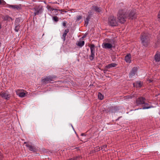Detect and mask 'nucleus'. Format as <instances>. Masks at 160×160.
Listing matches in <instances>:
<instances>
[{
    "label": "nucleus",
    "instance_id": "1",
    "mask_svg": "<svg viewBox=\"0 0 160 160\" xmlns=\"http://www.w3.org/2000/svg\"><path fill=\"white\" fill-rule=\"evenodd\" d=\"M117 16L119 22L122 24L126 22L127 17L126 12L124 10H119Z\"/></svg>",
    "mask_w": 160,
    "mask_h": 160
},
{
    "label": "nucleus",
    "instance_id": "2",
    "mask_svg": "<svg viewBox=\"0 0 160 160\" xmlns=\"http://www.w3.org/2000/svg\"><path fill=\"white\" fill-rule=\"evenodd\" d=\"M57 77L56 76H46L44 78L42 79L41 80V84L42 85H45L49 83H52V82H51V81H53V79Z\"/></svg>",
    "mask_w": 160,
    "mask_h": 160
},
{
    "label": "nucleus",
    "instance_id": "3",
    "mask_svg": "<svg viewBox=\"0 0 160 160\" xmlns=\"http://www.w3.org/2000/svg\"><path fill=\"white\" fill-rule=\"evenodd\" d=\"M120 110L119 107L118 106H111L108 107L106 109H105L104 111L106 113H115Z\"/></svg>",
    "mask_w": 160,
    "mask_h": 160
},
{
    "label": "nucleus",
    "instance_id": "4",
    "mask_svg": "<svg viewBox=\"0 0 160 160\" xmlns=\"http://www.w3.org/2000/svg\"><path fill=\"white\" fill-rule=\"evenodd\" d=\"M108 24L112 27H116L118 26V22L116 18L113 16L109 17L108 18Z\"/></svg>",
    "mask_w": 160,
    "mask_h": 160
},
{
    "label": "nucleus",
    "instance_id": "5",
    "mask_svg": "<svg viewBox=\"0 0 160 160\" xmlns=\"http://www.w3.org/2000/svg\"><path fill=\"white\" fill-rule=\"evenodd\" d=\"M32 10L34 11V16L41 14L42 12L43 9L42 6H37L32 8Z\"/></svg>",
    "mask_w": 160,
    "mask_h": 160
},
{
    "label": "nucleus",
    "instance_id": "6",
    "mask_svg": "<svg viewBox=\"0 0 160 160\" xmlns=\"http://www.w3.org/2000/svg\"><path fill=\"white\" fill-rule=\"evenodd\" d=\"M24 144H26V146L28 148L30 151L36 153V154L39 155V153H37L38 150L35 146L30 145L28 142H24Z\"/></svg>",
    "mask_w": 160,
    "mask_h": 160
},
{
    "label": "nucleus",
    "instance_id": "7",
    "mask_svg": "<svg viewBox=\"0 0 160 160\" xmlns=\"http://www.w3.org/2000/svg\"><path fill=\"white\" fill-rule=\"evenodd\" d=\"M90 48L91 55L89 56V59L92 61L94 58L95 53V46L94 44H91L89 45Z\"/></svg>",
    "mask_w": 160,
    "mask_h": 160
},
{
    "label": "nucleus",
    "instance_id": "8",
    "mask_svg": "<svg viewBox=\"0 0 160 160\" xmlns=\"http://www.w3.org/2000/svg\"><path fill=\"white\" fill-rule=\"evenodd\" d=\"M146 100V98L143 97H140L138 98L136 101V103L137 106L142 105L145 103Z\"/></svg>",
    "mask_w": 160,
    "mask_h": 160
},
{
    "label": "nucleus",
    "instance_id": "9",
    "mask_svg": "<svg viewBox=\"0 0 160 160\" xmlns=\"http://www.w3.org/2000/svg\"><path fill=\"white\" fill-rule=\"evenodd\" d=\"M138 70V68L137 67L133 68L129 73V78H132L136 74Z\"/></svg>",
    "mask_w": 160,
    "mask_h": 160
},
{
    "label": "nucleus",
    "instance_id": "10",
    "mask_svg": "<svg viewBox=\"0 0 160 160\" xmlns=\"http://www.w3.org/2000/svg\"><path fill=\"white\" fill-rule=\"evenodd\" d=\"M7 91L5 92H1L0 93V96L2 98H5L6 100H8L10 98L9 95L8 94Z\"/></svg>",
    "mask_w": 160,
    "mask_h": 160
},
{
    "label": "nucleus",
    "instance_id": "11",
    "mask_svg": "<svg viewBox=\"0 0 160 160\" xmlns=\"http://www.w3.org/2000/svg\"><path fill=\"white\" fill-rule=\"evenodd\" d=\"M150 35L149 34L147 33H142L141 35V40H148L149 39Z\"/></svg>",
    "mask_w": 160,
    "mask_h": 160
},
{
    "label": "nucleus",
    "instance_id": "12",
    "mask_svg": "<svg viewBox=\"0 0 160 160\" xmlns=\"http://www.w3.org/2000/svg\"><path fill=\"white\" fill-rule=\"evenodd\" d=\"M128 17L129 19H135L137 17V15L135 11L134 10H132L129 13Z\"/></svg>",
    "mask_w": 160,
    "mask_h": 160
},
{
    "label": "nucleus",
    "instance_id": "13",
    "mask_svg": "<svg viewBox=\"0 0 160 160\" xmlns=\"http://www.w3.org/2000/svg\"><path fill=\"white\" fill-rule=\"evenodd\" d=\"M102 46L103 48L106 49H112V48L114 47V46L113 47L111 43H103Z\"/></svg>",
    "mask_w": 160,
    "mask_h": 160
},
{
    "label": "nucleus",
    "instance_id": "14",
    "mask_svg": "<svg viewBox=\"0 0 160 160\" xmlns=\"http://www.w3.org/2000/svg\"><path fill=\"white\" fill-rule=\"evenodd\" d=\"M143 85V83H142L141 81H136L135 82L133 83V86L136 88H140Z\"/></svg>",
    "mask_w": 160,
    "mask_h": 160
},
{
    "label": "nucleus",
    "instance_id": "15",
    "mask_svg": "<svg viewBox=\"0 0 160 160\" xmlns=\"http://www.w3.org/2000/svg\"><path fill=\"white\" fill-rule=\"evenodd\" d=\"M8 7L10 8H12L14 9H17V10H19L21 8V5L19 4L17 5H9L8 6Z\"/></svg>",
    "mask_w": 160,
    "mask_h": 160
},
{
    "label": "nucleus",
    "instance_id": "16",
    "mask_svg": "<svg viewBox=\"0 0 160 160\" xmlns=\"http://www.w3.org/2000/svg\"><path fill=\"white\" fill-rule=\"evenodd\" d=\"M131 55L130 53L128 54L125 57V60L127 63H130L131 61Z\"/></svg>",
    "mask_w": 160,
    "mask_h": 160
},
{
    "label": "nucleus",
    "instance_id": "17",
    "mask_svg": "<svg viewBox=\"0 0 160 160\" xmlns=\"http://www.w3.org/2000/svg\"><path fill=\"white\" fill-rule=\"evenodd\" d=\"M92 9L98 12H100L101 11V8L97 6H93L92 7Z\"/></svg>",
    "mask_w": 160,
    "mask_h": 160
},
{
    "label": "nucleus",
    "instance_id": "18",
    "mask_svg": "<svg viewBox=\"0 0 160 160\" xmlns=\"http://www.w3.org/2000/svg\"><path fill=\"white\" fill-rule=\"evenodd\" d=\"M155 60L157 62L160 61V52L157 51L156 54L154 56Z\"/></svg>",
    "mask_w": 160,
    "mask_h": 160
},
{
    "label": "nucleus",
    "instance_id": "19",
    "mask_svg": "<svg viewBox=\"0 0 160 160\" xmlns=\"http://www.w3.org/2000/svg\"><path fill=\"white\" fill-rule=\"evenodd\" d=\"M153 107V106L145 102V103L144 104V105H143L142 106V109H147Z\"/></svg>",
    "mask_w": 160,
    "mask_h": 160
},
{
    "label": "nucleus",
    "instance_id": "20",
    "mask_svg": "<svg viewBox=\"0 0 160 160\" xmlns=\"http://www.w3.org/2000/svg\"><path fill=\"white\" fill-rule=\"evenodd\" d=\"M84 41H78L76 43V45L80 47H82L84 45Z\"/></svg>",
    "mask_w": 160,
    "mask_h": 160
},
{
    "label": "nucleus",
    "instance_id": "21",
    "mask_svg": "<svg viewBox=\"0 0 160 160\" xmlns=\"http://www.w3.org/2000/svg\"><path fill=\"white\" fill-rule=\"evenodd\" d=\"M68 32L69 29H65L64 30V32L62 37V39L63 40H65L66 37L67 36V33Z\"/></svg>",
    "mask_w": 160,
    "mask_h": 160
},
{
    "label": "nucleus",
    "instance_id": "22",
    "mask_svg": "<svg viewBox=\"0 0 160 160\" xmlns=\"http://www.w3.org/2000/svg\"><path fill=\"white\" fill-rule=\"evenodd\" d=\"M149 41H142V44L145 47H147L149 43Z\"/></svg>",
    "mask_w": 160,
    "mask_h": 160
},
{
    "label": "nucleus",
    "instance_id": "23",
    "mask_svg": "<svg viewBox=\"0 0 160 160\" xmlns=\"http://www.w3.org/2000/svg\"><path fill=\"white\" fill-rule=\"evenodd\" d=\"M117 65V64L115 63H112L106 65V67L107 68H112L115 67H116Z\"/></svg>",
    "mask_w": 160,
    "mask_h": 160
},
{
    "label": "nucleus",
    "instance_id": "24",
    "mask_svg": "<svg viewBox=\"0 0 160 160\" xmlns=\"http://www.w3.org/2000/svg\"><path fill=\"white\" fill-rule=\"evenodd\" d=\"M82 158V157L81 155H79L76 157H74L73 158H70L71 160H78L81 159Z\"/></svg>",
    "mask_w": 160,
    "mask_h": 160
},
{
    "label": "nucleus",
    "instance_id": "25",
    "mask_svg": "<svg viewBox=\"0 0 160 160\" xmlns=\"http://www.w3.org/2000/svg\"><path fill=\"white\" fill-rule=\"evenodd\" d=\"M90 18V16L89 15L88 16L86 19L85 20V24H86V26L88 25Z\"/></svg>",
    "mask_w": 160,
    "mask_h": 160
},
{
    "label": "nucleus",
    "instance_id": "26",
    "mask_svg": "<svg viewBox=\"0 0 160 160\" xmlns=\"http://www.w3.org/2000/svg\"><path fill=\"white\" fill-rule=\"evenodd\" d=\"M98 98L100 100H102L103 99L104 96L100 92H99L98 93Z\"/></svg>",
    "mask_w": 160,
    "mask_h": 160
},
{
    "label": "nucleus",
    "instance_id": "27",
    "mask_svg": "<svg viewBox=\"0 0 160 160\" xmlns=\"http://www.w3.org/2000/svg\"><path fill=\"white\" fill-rule=\"evenodd\" d=\"M20 27L21 26L20 25H17L14 28L15 31L16 32H18L19 31L20 28Z\"/></svg>",
    "mask_w": 160,
    "mask_h": 160
},
{
    "label": "nucleus",
    "instance_id": "28",
    "mask_svg": "<svg viewBox=\"0 0 160 160\" xmlns=\"http://www.w3.org/2000/svg\"><path fill=\"white\" fill-rule=\"evenodd\" d=\"M160 46V41H157V42L155 43V48H157Z\"/></svg>",
    "mask_w": 160,
    "mask_h": 160
},
{
    "label": "nucleus",
    "instance_id": "29",
    "mask_svg": "<svg viewBox=\"0 0 160 160\" xmlns=\"http://www.w3.org/2000/svg\"><path fill=\"white\" fill-rule=\"evenodd\" d=\"M25 93L23 92H20L18 94L19 96L21 98H23L25 97Z\"/></svg>",
    "mask_w": 160,
    "mask_h": 160
},
{
    "label": "nucleus",
    "instance_id": "30",
    "mask_svg": "<svg viewBox=\"0 0 160 160\" xmlns=\"http://www.w3.org/2000/svg\"><path fill=\"white\" fill-rule=\"evenodd\" d=\"M52 20L56 22H57L58 21V18L57 16H52Z\"/></svg>",
    "mask_w": 160,
    "mask_h": 160
},
{
    "label": "nucleus",
    "instance_id": "31",
    "mask_svg": "<svg viewBox=\"0 0 160 160\" xmlns=\"http://www.w3.org/2000/svg\"><path fill=\"white\" fill-rule=\"evenodd\" d=\"M48 10H49L50 11H53V10H55V11H58V9H54V8H52L50 6H49L48 8Z\"/></svg>",
    "mask_w": 160,
    "mask_h": 160
},
{
    "label": "nucleus",
    "instance_id": "32",
    "mask_svg": "<svg viewBox=\"0 0 160 160\" xmlns=\"http://www.w3.org/2000/svg\"><path fill=\"white\" fill-rule=\"evenodd\" d=\"M107 146L106 145H103L101 147V150H102L103 151H107L105 149V148H106Z\"/></svg>",
    "mask_w": 160,
    "mask_h": 160
},
{
    "label": "nucleus",
    "instance_id": "33",
    "mask_svg": "<svg viewBox=\"0 0 160 160\" xmlns=\"http://www.w3.org/2000/svg\"><path fill=\"white\" fill-rule=\"evenodd\" d=\"M82 16L81 15H78L76 17V21H78L82 19Z\"/></svg>",
    "mask_w": 160,
    "mask_h": 160
},
{
    "label": "nucleus",
    "instance_id": "34",
    "mask_svg": "<svg viewBox=\"0 0 160 160\" xmlns=\"http://www.w3.org/2000/svg\"><path fill=\"white\" fill-rule=\"evenodd\" d=\"M3 158V154L1 152V150L0 149V160H2Z\"/></svg>",
    "mask_w": 160,
    "mask_h": 160
},
{
    "label": "nucleus",
    "instance_id": "35",
    "mask_svg": "<svg viewBox=\"0 0 160 160\" xmlns=\"http://www.w3.org/2000/svg\"><path fill=\"white\" fill-rule=\"evenodd\" d=\"M101 147H99V146H97L95 148H94L95 149L96 152H97L101 150Z\"/></svg>",
    "mask_w": 160,
    "mask_h": 160
},
{
    "label": "nucleus",
    "instance_id": "36",
    "mask_svg": "<svg viewBox=\"0 0 160 160\" xmlns=\"http://www.w3.org/2000/svg\"><path fill=\"white\" fill-rule=\"evenodd\" d=\"M67 23V22L64 21L62 22V24L63 27H66V24Z\"/></svg>",
    "mask_w": 160,
    "mask_h": 160
},
{
    "label": "nucleus",
    "instance_id": "37",
    "mask_svg": "<svg viewBox=\"0 0 160 160\" xmlns=\"http://www.w3.org/2000/svg\"><path fill=\"white\" fill-rule=\"evenodd\" d=\"M106 66L105 67H104V68L103 69H102V70H103L104 72V73H105L106 72V71H108V69L109 68H106Z\"/></svg>",
    "mask_w": 160,
    "mask_h": 160
},
{
    "label": "nucleus",
    "instance_id": "38",
    "mask_svg": "<svg viewBox=\"0 0 160 160\" xmlns=\"http://www.w3.org/2000/svg\"><path fill=\"white\" fill-rule=\"evenodd\" d=\"M96 152L95 151V149H94L92 150L90 152L89 154H93V153H95Z\"/></svg>",
    "mask_w": 160,
    "mask_h": 160
},
{
    "label": "nucleus",
    "instance_id": "39",
    "mask_svg": "<svg viewBox=\"0 0 160 160\" xmlns=\"http://www.w3.org/2000/svg\"><path fill=\"white\" fill-rule=\"evenodd\" d=\"M5 3V2L3 0H0V5L1 4L4 5Z\"/></svg>",
    "mask_w": 160,
    "mask_h": 160
},
{
    "label": "nucleus",
    "instance_id": "40",
    "mask_svg": "<svg viewBox=\"0 0 160 160\" xmlns=\"http://www.w3.org/2000/svg\"><path fill=\"white\" fill-rule=\"evenodd\" d=\"M158 20L160 21V10L159 11L158 15Z\"/></svg>",
    "mask_w": 160,
    "mask_h": 160
},
{
    "label": "nucleus",
    "instance_id": "41",
    "mask_svg": "<svg viewBox=\"0 0 160 160\" xmlns=\"http://www.w3.org/2000/svg\"><path fill=\"white\" fill-rule=\"evenodd\" d=\"M20 22V19L19 18H17L15 20V22Z\"/></svg>",
    "mask_w": 160,
    "mask_h": 160
},
{
    "label": "nucleus",
    "instance_id": "42",
    "mask_svg": "<svg viewBox=\"0 0 160 160\" xmlns=\"http://www.w3.org/2000/svg\"><path fill=\"white\" fill-rule=\"evenodd\" d=\"M87 35V33H85L82 37L80 39V40H81V39L82 38V39H84V38H85L86 36Z\"/></svg>",
    "mask_w": 160,
    "mask_h": 160
},
{
    "label": "nucleus",
    "instance_id": "43",
    "mask_svg": "<svg viewBox=\"0 0 160 160\" xmlns=\"http://www.w3.org/2000/svg\"><path fill=\"white\" fill-rule=\"evenodd\" d=\"M147 81H148L149 83L152 82L153 81V80H152L151 79H148V80Z\"/></svg>",
    "mask_w": 160,
    "mask_h": 160
},
{
    "label": "nucleus",
    "instance_id": "44",
    "mask_svg": "<svg viewBox=\"0 0 160 160\" xmlns=\"http://www.w3.org/2000/svg\"><path fill=\"white\" fill-rule=\"evenodd\" d=\"M58 10H59V11H62V12H67V11H65V10H63V9H61V10H58Z\"/></svg>",
    "mask_w": 160,
    "mask_h": 160
},
{
    "label": "nucleus",
    "instance_id": "45",
    "mask_svg": "<svg viewBox=\"0 0 160 160\" xmlns=\"http://www.w3.org/2000/svg\"><path fill=\"white\" fill-rule=\"evenodd\" d=\"M75 149H76L77 151H79L80 150L79 147H76Z\"/></svg>",
    "mask_w": 160,
    "mask_h": 160
},
{
    "label": "nucleus",
    "instance_id": "46",
    "mask_svg": "<svg viewBox=\"0 0 160 160\" xmlns=\"http://www.w3.org/2000/svg\"><path fill=\"white\" fill-rule=\"evenodd\" d=\"M81 135V136H86V135L84 133H82Z\"/></svg>",
    "mask_w": 160,
    "mask_h": 160
},
{
    "label": "nucleus",
    "instance_id": "47",
    "mask_svg": "<svg viewBox=\"0 0 160 160\" xmlns=\"http://www.w3.org/2000/svg\"><path fill=\"white\" fill-rule=\"evenodd\" d=\"M122 116L119 117L117 119H116V121L118 120L119 119V118H122Z\"/></svg>",
    "mask_w": 160,
    "mask_h": 160
},
{
    "label": "nucleus",
    "instance_id": "48",
    "mask_svg": "<svg viewBox=\"0 0 160 160\" xmlns=\"http://www.w3.org/2000/svg\"><path fill=\"white\" fill-rule=\"evenodd\" d=\"M58 82H60L62 83H63L64 82V81H58Z\"/></svg>",
    "mask_w": 160,
    "mask_h": 160
},
{
    "label": "nucleus",
    "instance_id": "49",
    "mask_svg": "<svg viewBox=\"0 0 160 160\" xmlns=\"http://www.w3.org/2000/svg\"><path fill=\"white\" fill-rule=\"evenodd\" d=\"M116 58H114V59H113L112 60V61H114L115 60H114V59H115Z\"/></svg>",
    "mask_w": 160,
    "mask_h": 160
},
{
    "label": "nucleus",
    "instance_id": "50",
    "mask_svg": "<svg viewBox=\"0 0 160 160\" xmlns=\"http://www.w3.org/2000/svg\"><path fill=\"white\" fill-rule=\"evenodd\" d=\"M1 46V43L0 42V47Z\"/></svg>",
    "mask_w": 160,
    "mask_h": 160
},
{
    "label": "nucleus",
    "instance_id": "51",
    "mask_svg": "<svg viewBox=\"0 0 160 160\" xmlns=\"http://www.w3.org/2000/svg\"><path fill=\"white\" fill-rule=\"evenodd\" d=\"M104 40H109L108 39H105Z\"/></svg>",
    "mask_w": 160,
    "mask_h": 160
},
{
    "label": "nucleus",
    "instance_id": "52",
    "mask_svg": "<svg viewBox=\"0 0 160 160\" xmlns=\"http://www.w3.org/2000/svg\"><path fill=\"white\" fill-rule=\"evenodd\" d=\"M22 43L23 44V45H24V43L23 42H22Z\"/></svg>",
    "mask_w": 160,
    "mask_h": 160
},
{
    "label": "nucleus",
    "instance_id": "53",
    "mask_svg": "<svg viewBox=\"0 0 160 160\" xmlns=\"http://www.w3.org/2000/svg\"><path fill=\"white\" fill-rule=\"evenodd\" d=\"M111 41V40H110V41Z\"/></svg>",
    "mask_w": 160,
    "mask_h": 160
}]
</instances>
